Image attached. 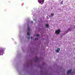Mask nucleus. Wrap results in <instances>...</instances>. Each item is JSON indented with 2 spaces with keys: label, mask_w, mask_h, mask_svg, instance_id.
Listing matches in <instances>:
<instances>
[{
  "label": "nucleus",
  "mask_w": 75,
  "mask_h": 75,
  "mask_svg": "<svg viewBox=\"0 0 75 75\" xmlns=\"http://www.w3.org/2000/svg\"><path fill=\"white\" fill-rule=\"evenodd\" d=\"M4 48L2 47L0 48V55H1L3 53H4Z\"/></svg>",
  "instance_id": "obj_1"
},
{
  "label": "nucleus",
  "mask_w": 75,
  "mask_h": 75,
  "mask_svg": "<svg viewBox=\"0 0 75 75\" xmlns=\"http://www.w3.org/2000/svg\"><path fill=\"white\" fill-rule=\"evenodd\" d=\"M60 32H61V30L59 29H58V30L55 31V33L56 34L58 35L59 34V33H60Z\"/></svg>",
  "instance_id": "obj_2"
},
{
  "label": "nucleus",
  "mask_w": 75,
  "mask_h": 75,
  "mask_svg": "<svg viewBox=\"0 0 75 75\" xmlns=\"http://www.w3.org/2000/svg\"><path fill=\"white\" fill-rule=\"evenodd\" d=\"M38 2H39V3H44V0H42V1L41 0H38Z\"/></svg>",
  "instance_id": "obj_3"
},
{
  "label": "nucleus",
  "mask_w": 75,
  "mask_h": 75,
  "mask_svg": "<svg viewBox=\"0 0 75 75\" xmlns=\"http://www.w3.org/2000/svg\"><path fill=\"white\" fill-rule=\"evenodd\" d=\"M71 71L72 69H71L70 70L68 71L67 72V74H70V73H71Z\"/></svg>",
  "instance_id": "obj_4"
},
{
  "label": "nucleus",
  "mask_w": 75,
  "mask_h": 75,
  "mask_svg": "<svg viewBox=\"0 0 75 75\" xmlns=\"http://www.w3.org/2000/svg\"><path fill=\"white\" fill-rule=\"evenodd\" d=\"M60 50V49L59 48H58L57 49V52H59V50Z\"/></svg>",
  "instance_id": "obj_5"
},
{
  "label": "nucleus",
  "mask_w": 75,
  "mask_h": 75,
  "mask_svg": "<svg viewBox=\"0 0 75 75\" xmlns=\"http://www.w3.org/2000/svg\"><path fill=\"white\" fill-rule=\"evenodd\" d=\"M30 27L29 26H28L27 28V30H28V31H29L30 30Z\"/></svg>",
  "instance_id": "obj_6"
},
{
  "label": "nucleus",
  "mask_w": 75,
  "mask_h": 75,
  "mask_svg": "<svg viewBox=\"0 0 75 75\" xmlns=\"http://www.w3.org/2000/svg\"><path fill=\"white\" fill-rule=\"evenodd\" d=\"M54 13H51V16H50V17H52V16H54Z\"/></svg>",
  "instance_id": "obj_7"
},
{
  "label": "nucleus",
  "mask_w": 75,
  "mask_h": 75,
  "mask_svg": "<svg viewBox=\"0 0 75 75\" xmlns=\"http://www.w3.org/2000/svg\"><path fill=\"white\" fill-rule=\"evenodd\" d=\"M46 27H49V25H48V24H46Z\"/></svg>",
  "instance_id": "obj_8"
},
{
  "label": "nucleus",
  "mask_w": 75,
  "mask_h": 75,
  "mask_svg": "<svg viewBox=\"0 0 75 75\" xmlns=\"http://www.w3.org/2000/svg\"><path fill=\"white\" fill-rule=\"evenodd\" d=\"M35 58L37 59V61H38V59H39V58L38 57H35Z\"/></svg>",
  "instance_id": "obj_9"
},
{
  "label": "nucleus",
  "mask_w": 75,
  "mask_h": 75,
  "mask_svg": "<svg viewBox=\"0 0 75 75\" xmlns=\"http://www.w3.org/2000/svg\"><path fill=\"white\" fill-rule=\"evenodd\" d=\"M38 38H35V41H38Z\"/></svg>",
  "instance_id": "obj_10"
},
{
  "label": "nucleus",
  "mask_w": 75,
  "mask_h": 75,
  "mask_svg": "<svg viewBox=\"0 0 75 75\" xmlns=\"http://www.w3.org/2000/svg\"><path fill=\"white\" fill-rule=\"evenodd\" d=\"M50 18V16H47V19H48V18Z\"/></svg>",
  "instance_id": "obj_11"
},
{
  "label": "nucleus",
  "mask_w": 75,
  "mask_h": 75,
  "mask_svg": "<svg viewBox=\"0 0 75 75\" xmlns=\"http://www.w3.org/2000/svg\"><path fill=\"white\" fill-rule=\"evenodd\" d=\"M27 35H30V33H27Z\"/></svg>",
  "instance_id": "obj_12"
},
{
  "label": "nucleus",
  "mask_w": 75,
  "mask_h": 75,
  "mask_svg": "<svg viewBox=\"0 0 75 75\" xmlns=\"http://www.w3.org/2000/svg\"><path fill=\"white\" fill-rule=\"evenodd\" d=\"M39 36H40V35L38 34H37L36 35V37H39Z\"/></svg>",
  "instance_id": "obj_13"
},
{
  "label": "nucleus",
  "mask_w": 75,
  "mask_h": 75,
  "mask_svg": "<svg viewBox=\"0 0 75 75\" xmlns=\"http://www.w3.org/2000/svg\"><path fill=\"white\" fill-rule=\"evenodd\" d=\"M63 1H61V4H63Z\"/></svg>",
  "instance_id": "obj_14"
},
{
  "label": "nucleus",
  "mask_w": 75,
  "mask_h": 75,
  "mask_svg": "<svg viewBox=\"0 0 75 75\" xmlns=\"http://www.w3.org/2000/svg\"><path fill=\"white\" fill-rule=\"evenodd\" d=\"M33 37H32V36H31V40H32L33 39Z\"/></svg>",
  "instance_id": "obj_15"
},
{
  "label": "nucleus",
  "mask_w": 75,
  "mask_h": 75,
  "mask_svg": "<svg viewBox=\"0 0 75 75\" xmlns=\"http://www.w3.org/2000/svg\"><path fill=\"white\" fill-rule=\"evenodd\" d=\"M30 38V37H28L27 38L28 39H29Z\"/></svg>",
  "instance_id": "obj_16"
},
{
  "label": "nucleus",
  "mask_w": 75,
  "mask_h": 75,
  "mask_svg": "<svg viewBox=\"0 0 75 75\" xmlns=\"http://www.w3.org/2000/svg\"><path fill=\"white\" fill-rule=\"evenodd\" d=\"M31 23H33V21H31Z\"/></svg>",
  "instance_id": "obj_17"
},
{
  "label": "nucleus",
  "mask_w": 75,
  "mask_h": 75,
  "mask_svg": "<svg viewBox=\"0 0 75 75\" xmlns=\"http://www.w3.org/2000/svg\"><path fill=\"white\" fill-rule=\"evenodd\" d=\"M67 33H68V32H67Z\"/></svg>",
  "instance_id": "obj_18"
},
{
  "label": "nucleus",
  "mask_w": 75,
  "mask_h": 75,
  "mask_svg": "<svg viewBox=\"0 0 75 75\" xmlns=\"http://www.w3.org/2000/svg\"><path fill=\"white\" fill-rule=\"evenodd\" d=\"M66 33H67V31H66Z\"/></svg>",
  "instance_id": "obj_19"
}]
</instances>
